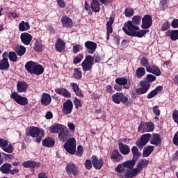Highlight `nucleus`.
Returning a JSON list of instances; mask_svg holds the SVG:
<instances>
[{
	"label": "nucleus",
	"instance_id": "obj_1",
	"mask_svg": "<svg viewBox=\"0 0 178 178\" xmlns=\"http://www.w3.org/2000/svg\"><path fill=\"white\" fill-rule=\"evenodd\" d=\"M150 140V144L152 145H161L162 144V140H161V136H159V134H146L141 136L140 140H137L136 142V145L140 149H143L147 143Z\"/></svg>",
	"mask_w": 178,
	"mask_h": 178
},
{
	"label": "nucleus",
	"instance_id": "obj_2",
	"mask_svg": "<svg viewBox=\"0 0 178 178\" xmlns=\"http://www.w3.org/2000/svg\"><path fill=\"white\" fill-rule=\"evenodd\" d=\"M141 16L140 15H134L132 17L131 21H127L124 23V26L122 27V30L124 32L128 31L129 30H140V23H141Z\"/></svg>",
	"mask_w": 178,
	"mask_h": 178
},
{
	"label": "nucleus",
	"instance_id": "obj_3",
	"mask_svg": "<svg viewBox=\"0 0 178 178\" xmlns=\"http://www.w3.org/2000/svg\"><path fill=\"white\" fill-rule=\"evenodd\" d=\"M26 134L36 138L37 143H41L44 138V131L37 127H30L26 129Z\"/></svg>",
	"mask_w": 178,
	"mask_h": 178
},
{
	"label": "nucleus",
	"instance_id": "obj_4",
	"mask_svg": "<svg viewBox=\"0 0 178 178\" xmlns=\"http://www.w3.org/2000/svg\"><path fill=\"white\" fill-rule=\"evenodd\" d=\"M81 66L83 72H90L94 66V57L90 55L86 56L85 60L82 62Z\"/></svg>",
	"mask_w": 178,
	"mask_h": 178
},
{
	"label": "nucleus",
	"instance_id": "obj_5",
	"mask_svg": "<svg viewBox=\"0 0 178 178\" xmlns=\"http://www.w3.org/2000/svg\"><path fill=\"white\" fill-rule=\"evenodd\" d=\"M64 148L67 152L74 155L76 154V139L74 138H70L64 145Z\"/></svg>",
	"mask_w": 178,
	"mask_h": 178
},
{
	"label": "nucleus",
	"instance_id": "obj_6",
	"mask_svg": "<svg viewBox=\"0 0 178 178\" xmlns=\"http://www.w3.org/2000/svg\"><path fill=\"white\" fill-rule=\"evenodd\" d=\"M130 29L128 31H126L125 34H127V35H129L130 37H138L139 38H141L142 37H144V35H145V34H147V33H149V30L146 29Z\"/></svg>",
	"mask_w": 178,
	"mask_h": 178
},
{
	"label": "nucleus",
	"instance_id": "obj_7",
	"mask_svg": "<svg viewBox=\"0 0 178 178\" xmlns=\"http://www.w3.org/2000/svg\"><path fill=\"white\" fill-rule=\"evenodd\" d=\"M154 128L155 127L152 122H143L140 124L138 131L142 133H149L153 131Z\"/></svg>",
	"mask_w": 178,
	"mask_h": 178
},
{
	"label": "nucleus",
	"instance_id": "obj_8",
	"mask_svg": "<svg viewBox=\"0 0 178 178\" xmlns=\"http://www.w3.org/2000/svg\"><path fill=\"white\" fill-rule=\"evenodd\" d=\"M10 98H12V99H15V102L19 104V105L24 106L29 104V99H27L26 97H23L16 92H13L10 95Z\"/></svg>",
	"mask_w": 178,
	"mask_h": 178
},
{
	"label": "nucleus",
	"instance_id": "obj_9",
	"mask_svg": "<svg viewBox=\"0 0 178 178\" xmlns=\"http://www.w3.org/2000/svg\"><path fill=\"white\" fill-rule=\"evenodd\" d=\"M112 99L115 104H126L129 101V98L122 92H117L112 96Z\"/></svg>",
	"mask_w": 178,
	"mask_h": 178
},
{
	"label": "nucleus",
	"instance_id": "obj_10",
	"mask_svg": "<svg viewBox=\"0 0 178 178\" xmlns=\"http://www.w3.org/2000/svg\"><path fill=\"white\" fill-rule=\"evenodd\" d=\"M140 87L138 89H136V92L138 94V95H141L143 94H145L148 90H149V88L151 87V85L147 81H140Z\"/></svg>",
	"mask_w": 178,
	"mask_h": 178
},
{
	"label": "nucleus",
	"instance_id": "obj_11",
	"mask_svg": "<svg viewBox=\"0 0 178 178\" xmlns=\"http://www.w3.org/2000/svg\"><path fill=\"white\" fill-rule=\"evenodd\" d=\"M73 111V102L70 100H67L63 103L62 112L63 115H70Z\"/></svg>",
	"mask_w": 178,
	"mask_h": 178
},
{
	"label": "nucleus",
	"instance_id": "obj_12",
	"mask_svg": "<svg viewBox=\"0 0 178 178\" xmlns=\"http://www.w3.org/2000/svg\"><path fill=\"white\" fill-rule=\"evenodd\" d=\"M21 42L24 45H30L31 41L33 40V35L29 33H22L20 35Z\"/></svg>",
	"mask_w": 178,
	"mask_h": 178
},
{
	"label": "nucleus",
	"instance_id": "obj_13",
	"mask_svg": "<svg viewBox=\"0 0 178 178\" xmlns=\"http://www.w3.org/2000/svg\"><path fill=\"white\" fill-rule=\"evenodd\" d=\"M152 26V17L149 15H146L142 19V29H149Z\"/></svg>",
	"mask_w": 178,
	"mask_h": 178
},
{
	"label": "nucleus",
	"instance_id": "obj_14",
	"mask_svg": "<svg viewBox=\"0 0 178 178\" xmlns=\"http://www.w3.org/2000/svg\"><path fill=\"white\" fill-rule=\"evenodd\" d=\"M92 163L95 169L99 170L104 166V160L102 159H98L97 156H92L91 157Z\"/></svg>",
	"mask_w": 178,
	"mask_h": 178
},
{
	"label": "nucleus",
	"instance_id": "obj_15",
	"mask_svg": "<svg viewBox=\"0 0 178 178\" xmlns=\"http://www.w3.org/2000/svg\"><path fill=\"white\" fill-rule=\"evenodd\" d=\"M70 137V133L66 130V127L65 126L63 127V129L58 132V139L62 143H65Z\"/></svg>",
	"mask_w": 178,
	"mask_h": 178
},
{
	"label": "nucleus",
	"instance_id": "obj_16",
	"mask_svg": "<svg viewBox=\"0 0 178 178\" xmlns=\"http://www.w3.org/2000/svg\"><path fill=\"white\" fill-rule=\"evenodd\" d=\"M65 170L68 175H73L74 176H77V173L79 172L77 166L73 163L67 164Z\"/></svg>",
	"mask_w": 178,
	"mask_h": 178
},
{
	"label": "nucleus",
	"instance_id": "obj_17",
	"mask_svg": "<svg viewBox=\"0 0 178 178\" xmlns=\"http://www.w3.org/2000/svg\"><path fill=\"white\" fill-rule=\"evenodd\" d=\"M85 47L88 54H94L97 49V43L92 41H87L85 42Z\"/></svg>",
	"mask_w": 178,
	"mask_h": 178
},
{
	"label": "nucleus",
	"instance_id": "obj_18",
	"mask_svg": "<svg viewBox=\"0 0 178 178\" xmlns=\"http://www.w3.org/2000/svg\"><path fill=\"white\" fill-rule=\"evenodd\" d=\"M140 173V171L138 170L137 168L134 169H127L124 172V177L127 178H133L136 177Z\"/></svg>",
	"mask_w": 178,
	"mask_h": 178
},
{
	"label": "nucleus",
	"instance_id": "obj_19",
	"mask_svg": "<svg viewBox=\"0 0 178 178\" xmlns=\"http://www.w3.org/2000/svg\"><path fill=\"white\" fill-rule=\"evenodd\" d=\"M52 101V97L48 93H42V99H41V104L44 105V106H48L51 104Z\"/></svg>",
	"mask_w": 178,
	"mask_h": 178
},
{
	"label": "nucleus",
	"instance_id": "obj_20",
	"mask_svg": "<svg viewBox=\"0 0 178 178\" xmlns=\"http://www.w3.org/2000/svg\"><path fill=\"white\" fill-rule=\"evenodd\" d=\"M55 92L59 94V95H63L65 98H70L72 97V94L66 88H56L55 89Z\"/></svg>",
	"mask_w": 178,
	"mask_h": 178
},
{
	"label": "nucleus",
	"instance_id": "obj_21",
	"mask_svg": "<svg viewBox=\"0 0 178 178\" xmlns=\"http://www.w3.org/2000/svg\"><path fill=\"white\" fill-rule=\"evenodd\" d=\"M29 88V84L24 81H18L17 83V90L18 92H26Z\"/></svg>",
	"mask_w": 178,
	"mask_h": 178
},
{
	"label": "nucleus",
	"instance_id": "obj_22",
	"mask_svg": "<svg viewBox=\"0 0 178 178\" xmlns=\"http://www.w3.org/2000/svg\"><path fill=\"white\" fill-rule=\"evenodd\" d=\"M55 47L58 52H63L66 48V43H65L61 39H58L55 44Z\"/></svg>",
	"mask_w": 178,
	"mask_h": 178
},
{
	"label": "nucleus",
	"instance_id": "obj_23",
	"mask_svg": "<svg viewBox=\"0 0 178 178\" xmlns=\"http://www.w3.org/2000/svg\"><path fill=\"white\" fill-rule=\"evenodd\" d=\"M61 23L63 27L69 28L73 26V20H72V18L66 15L61 18Z\"/></svg>",
	"mask_w": 178,
	"mask_h": 178
},
{
	"label": "nucleus",
	"instance_id": "obj_24",
	"mask_svg": "<svg viewBox=\"0 0 178 178\" xmlns=\"http://www.w3.org/2000/svg\"><path fill=\"white\" fill-rule=\"evenodd\" d=\"M43 147H47L48 148H52L55 145V139L52 138H47L42 140Z\"/></svg>",
	"mask_w": 178,
	"mask_h": 178
},
{
	"label": "nucleus",
	"instance_id": "obj_25",
	"mask_svg": "<svg viewBox=\"0 0 178 178\" xmlns=\"http://www.w3.org/2000/svg\"><path fill=\"white\" fill-rule=\"evenodd\" d=\"M37 63L34 61H28L25 65V69L26 70H27V72H29V73L33 74V72H34V69Z\"/></svg>",
	"mask_w": 178,
	"mask_h": 178
},
{
	"label": "nucleus",
	"instance_id": "obj_26",
	"mask_svg": "<svg viewBox=\"0 0 178 178\" xmlns=\"http://www.w3.org/2000/svg\"><path fill=\"white\" fill-rule=\"evenodd\" d=\"M119 149L122 155H129V154H130V147L127 145L120 143Z\"/></svg>",
	"mask_w": 178,
	"mask_h": 178
},
{
	"label": "nucleus",
	"instance_id": "obj_27",
	"mask_svg": "<svg viewBox=\"0 0 178 178\" xmlns=\"http://www.w3.org/2000/svg\"><path fill=\"white\" fill-rule=\"evenodd\" d=\"M22 166L24 168H35L40 167V163L32 161H25L22 163Z\"/></svg>",
	"mask_w": 178,
	"mask_h": 178
},
{
	"label": "nucleus",
	"instance_id": "obj_28",
	"mask_svg": "<svg viewBox=\"0 0 178 178\" xmlns=\"http://www.w3.org/2000/svg\"><path fill=\"white\" fill-rule=\"evenodd\" d=\"M166 35L167 37H170L172 41H176L178 40V30H168L166 32Z\"/></svg>",
	"mask_w": 178,
	"mask_h": 178
},
{
	"label": "nucleus",
	"instance_id": "obj_29",
	"mask_svg": "<svg viewBox=\"0 0 178 178\" xmlns=\"http://www.w3.org/2000/svg\"><path fill=\"white\" fill-rule=\"evenodd\" d=\"M10 169H12V164L6 163L0 167V172L4 175H8L10 172Z\"/></svg>",
	"mask_w": 178,
	"mask_h": 178
},
{
	"label": "nucleus",
	"instance_id": "obj_30",
	"mask_svg": "<svg viewBox=\"0 0 178 178\" xmlns=\"http://www.w3.org/2000/svg\"><path fill=\"white\" fill-rule=\"evenodd\" d=\"M64 126L60 124H54V125L49 127V130L51 133L54 134H59Z\"/></svg>",
	"mask_w": 178,
	"mask_h": 178
},
{
	"label": "nucleus",
	"instance_id": "obj_31",
	"mask_svg": "<svg viewBox=\"0 0 178 178\" xmlns=\"http://www.w3.org/2000/svg\"><path fill=\"white\" fill-rule=\"evenodd\" d=\"M90 8L92 12H95V13L99 12L101 10L99 0H92Z\"/></svg>",
	"mask_w": 178,
	"mask_h": 178
},
{
	"label": "nucleus",
	"instance_id": "obj_32",
	"mask_svg": "<svg viewBox=\"0 0 178 178\" xmlns=\"http://www.w3.org/2000/svg\"><path fill=\"white\" fill-rule=\"evenodd\" d=\"M43 73L44 67L36 63V65H35V68L33 70V72H32V74H36V76H40V74H42Z\"/></svg>",
	"mask_w": 178,
	"mask_h": 178
},
{
	"label": "nucleus",
	"instance_id": "obj_33",
	"mask_svg": "<svg viewBox=\"0 0 178 178\" xmlns=\"http://www.w3.org/2000/svg\"><path fill=\"white\" fill-rule=\"evenodd\" d=\"M154 149H155V147L154 146H148V147H144L143 156L145 158H147V156H149V155L152 154V152L154 151Z\"/></svg>",
	"mask_w": 178,
	"mask_h": 178
},
{
	"label": "nucleus",
	"instance_id": "obj_34",
	"mask_svg": "<svg viewBox=\"0 0 178 178\" xmlns=\"http://www.w3.org/2000/svg\"><path fill=\"white\" fill-rule=\"evenodd\" d=\"M10 65L8 59H1L0 60V70H8Z\"/></svg>",
	"mask_w": 178,
	"mask_h": 178
},
{
	"label": "nucleus",
	"instance_id": "obj_35",
	"mask_svg": "<svg viewBox=\"0 0 178 178\" xmlns=\"http://www.w3.org/2000/svg\"><path fill=\"white\" fill-rule=\"evenodd\" d=\"M131 152L133 154V159L137 161L138 158L141 156V153L138 151L137 146H134L131 148Z\"/></svg>",
	"mask_w": 178,
	"mask_h": 178
},
{
	"label": "nucleus",
	"instance_id": "obj_36",
	"mask_svg": "<svg viewBox=\"0 0 178 178\" xmlns=\"http://www.w3.org/2000/svg\"><path fill=\"white\" fill-rule=\"evenodd\" d=\"M149 163V161L148 160L142 159L140 160V161H139L138 164L136 166V168L140 172H141L143 168H147V166H148Z\"/></svg>",
	"mask_w": 178,
	"mask_h": 178
},
{
	"label": "nucleus",
	"instance_id": "obj_37",
	"mask_svg": "<svg viewBox=\"0 0 178 178\" xmlns=\"http://www.w3.org/2000/svg\"><path fill=\"white\" fill-rule=\"evenodd\" d=\"M30 29V24L29 22H26L24 21H22L19 24V31H27V30Z\"/></svg>",
	"mask_w": 178,
	"mask_h": 178
},
{
	"label": "nucleus",
	"instance_id": "obj_38",
	"mask_svg": "<svg viewBox=\"0 0 178 178\" xmlns=\"http://www.w3.org/2000/svg\"><path fill=\"white\" fill-rule=\"evenodd\" d=\"M15 51L18 56H23L26 54V47L22 45H18L15 47Z\"/></svg>",
	"mask_w": 178,
	"mask_h": 178
},
{
	"label": "nucleus",
	"instance_id": "obj_39",
	"mask_svg": "<svg viewBox=\"0 0 178 178\" xmlns=\"http://www.w3.org/2000/svg\"><path fill=\"white\" fill-rule=\"evenodd\" d=\"M112 161H113L114 162H118L119 161H120V159H122V154H120L119 153V151L118 150H114L112 152V155L111 156Z\"/></svg>",
	"mask_w": 178,
	"mask_h": 178
},
{
	"label": "nucleus",
	"instance_id": "obj_40",
	"mask_svg": "<svg viewBox=\"0 0 178 178\" xmlns=\"http://www.w3.org/2000/svg\"><path fill=\"white\" fill-rule=\"evenodd\" d=\"M147 72L148 73H152V74H155V76H161V70L156 66H154L152 68L149 67Z\"/></svg>",
	"mask_w": 178,
	"mask_h": 178
},
{
	"label": "nucleus",
	"instance_id": "obj_41",
	"mask_svg": "<svg viewBox=\"0 0 178 178\" xmlns=\"http://www.w3.org/2000/svg\"><path fill=\"white\" fill-rule=\"evenodd\" d=\"M136 76L137 79H141L145 76V68L141 67L136 70Z\"/></svg>",
	"mask_w": 178,
	"mask_h": 178
},
{
	"label": "nucleus",
	"instance_id": "obj_42",
	"mask_svg": "<svg viewBox=\"0 0 178 178\" xmlns=\"http://www.w3.org/2000/svg\"><path fill=\"white\" fill-rule=\"evenodd\" d=\"M123 163L124 166H125L126 170L133 169V168H134V165H136V160L133 159L131 161H127Z\"/></svg>",
	"mask_w": 178,
	"mask_h": 178
},
{
	"label": "nucleus",
	"instance_id": "obj_43",
	"mask_svg": "<svg viewBox=\"0 0 178 178\" xmlns=\"http://www.w3.org/2000/svg\"><path fill=\"white\" fill-rule=\"evenodd\" d=\"M140 65L145 67L146 71H148V69H149V61L148 60V58L146 57H142L140 60Z\"/></svg>",
	"mask_w": 178,
	"mask_h": 178
},
{
	"label": "nucleus",
	"instance_id": "obj_44",
	"mask_svg": "<svg viewBox=\"0 0 178 178\" xmlns=\"http://www.w3.org/2000/svg\"><path fill=\"white\" fill-rule=\"evenodd\" d=\"M34 49L36 52L42 51V42H41V40H35L34 44Z\"/></svg>",
	"mask_w": 178,
	"mask_h": 178
},
{
	"label": "nucleus",
	"instance_id": "obj_45",
	"mask_svg": "<svg viewBox=\"0 0 178 178\" xmlns=\"http://www.w3.org/2000/svg\"><path fill=\"white\" fill-rule=\"evenodd\" d=\"M115 83L118 84V86H126L127 84V79L125 77H120L115 79Z\"/></svg>",
	"mask_w": 178,
	"mask_h": 178
},
{
	"label": "nucleus",
	"instance_id": "obj_46",
	"mask_svg": "<svg viewBox=\"0 0 178 178\" xmlns=\"http://www.w3.org/2000/svg\"><path fill=\"white\" fill-rule=\"evenodd\" d=\"M72 89L75 92L76 95H77L78 97H83V93L81 92V90H80V89L79 88V86H77V83L72 84Z\"/></svg>",
	"mask_w": 178,
	"mask_h": 178
},
{
	"label": "nucleus",
	"instance_id": "obj_47",
	"mask_svg": "<svg viewBox=\"0 0 178 178\" xmlns=\"http://www.w3.org/2000/svg\"><path fill=\"white\" fill-rule=\"evenodd\" d=\"M8 58L10 62H17V54L15 51H10L8 53Z\"/></svg>",
	"mask_w": 178,
	"mask_h": 178
},
{
	"label": "nucleus",
	"instance_id": "obj_48",
	"mask_svg": "<svg viewBox=\"0 0 178 178\" xmlns=\"http://www.w3.org/2000/svg\"><path fill=\"white\" fill-rule=\"evenodd\" d=\"M115 172H118V173H126V167L124 166V163L122 164H119L115 168Z\"/></svg>",
	"mask_w": 178,
	"mask_h": 178
},
{
	"label": "nucleus",
	"instance_id": "obj_49",
	"mask_svg": "<svg viewBox=\"0 0 178 178\" xmlns=\"http://www.w3.org/2000/svg\"><path fill=\"white\" fill-rule=\"evenodd\" d=\"M134 15V10L130 8H126L124 10V15L126 17H131Z\"/></svg>",
	"mask_w": 178,
	"mask_h": 178
},
{
	"label": "nucleus",
	"instance_id": "obj_50",
	"mask_svg": "<svg viewBox=\"0 0 178 178\" xmlns=\"http://www.w3.org/2000/svg\"><path fill=\"white\" fill-rule=\"evenodd\" d=\"M74 79H76L77 80H80L81 79V76H83L81 71H80L78 68L74 69V72L73 74Z\"/></svg>",
	"mask_w": 178,
	"mask_h": 178
},
{
	"label": "nucleus",
	"instance_id": "obj_51",
	"mask_svg": "<svg viewBox=\"0 0 178 178\" xmlns=\"http://www.w3.org/2000/svg\"><path fill=\"white\" fill-rule=\"evenodd\" d=\"M3 149L5 151V152H8V154H12V152H13L15 149L13 148V146L11 144H10L8 146L4 147Z\"/></svg>",
	"mask_w": 178,
	"mask_h": 178
},
{
	"label": "nucleus",
	"instance_id": "obj_52",
	"mask_svg": "<svg viewBox=\"0 0 178 178\" xmlns=\"http://www.w3.org/2000/svg\"><path fill=\"white\" fill-rule=\"evenodd\" d=\"M84 58V56L83 54H79L77 56H76L74 58V63L75 65H77V63H80L81 62V60Z\"/></svg>",
	"mask_w": 178,
	"mask_h": 178
},
{
	"label": "nucleus",
	"instance_id": "obj_53",
	"mask_svg": "<svg viewBox=\"0 0 178 178\" xmlns=\"http://www.w3.org/2000/svg\"><path fill=\"white\" fill-rule=\"evenodd\" d=\"M146 80L147 83H152L153 81H155V80H156V76L149 74L146 77Z\"/></svg>",
	"mask_w": 178,
	"mask_h": 178
},
{
	"label": "nucleus",
	"instance_id": "obj_54",
	"mask_svg": "<svg viewBox=\"0 0 178 178\" xmlns=\"http://www.w3.org/2000/svg\"><path fill=\"white\" fill-rule=\"evenodd\" d=\"M84 165L86 169L88 170H91V168H92V163L91 162V160H86Z\"/></svg>",
	"mask_w": 178,
	"mask_h": 178
},
{
	"label": "nucleus",
	"instance_id": "obj_55",
	"mask_svg": "<svg viewBox=\"0 0 178 178\" xmlns=\"http://www.w3.org/2000/svg\"><path fill=\"white\" fill-rule=\"evenodd\" d=\"M172 119L178 124V111L176 109L172 112Z\"/></svg>",
	"mask_w": 178,
	"mask_h": 178
},
{
	"label": "nucleus",
	"instance_id": "obj_56",
	"mask_svg": "<svg viewBox=\"0 0 178 178\" xmlns=\"http://www.w3.org/2000/svg\"><path fill=\"white\" fill-rule=\"evenodd\" d=\"M170 27V23L169 22H164L161 26L162 31H166Z\"/></svg>",
	"mask_w": 178,
	"mask_h": 178
},
{
	"label": "nucleus",
	"instance_id": "obj_57",
	"mask_svg": "<svg viewBox=\"0 0 178 178\" xmlns=\"http://www.w3.org/2000/svg\"><path fill=\"white\" fill-rule=\"evenodd\" d=\"M8 140L5 139L0 138V147H2V149L5 148V147H8Z\"/></svg>",
	"mask_w": 178,
	"mask_h": 178
},
{
	"label": "nucleus",
	"instance_id": "obj_58",
	"mask_svg": "<svg viewBox=\"0 0 178 178\" xmlns=\"http://www.w3.org/2000/svg\"><path fill=\"white\" fill-rule=\"evenodd\" d=\"M153 113L156 116H159L161 115V110H159V107L158 106H154L153 107Z\"/></svg>",
	"mask_w": 178,
	"mask_h": 178
},
{
	"label": "nucleus",
	"instance_id": "obj_59",
	"mask_svg": "<svg viewBox=\"0 0 178 178\" xmlns=\"http://www.w3.org/2000/svg\"><path fill=\"white\" fill-rule=\"evenodd\" d=\"M158 95V93H157L156 90H153L152 92H150L147 95V98L148 99H151V98H154V97H155V95Z\"/></svg>",
	"mask_w": 178,
	"mask_h": 178
},
{
	"label": "nucleus",
	"instance_id": "obj_60",
	"mask_svg": "<svg viewBox=\"0 0 178 178\" xmlns=\"http://www.w3.org/2000/svg\"><path fill=\"white\" fill-rule=\"evenodd\" d=\"M115 22V18L113 17H109V20L106 23V27H112V24H113Z\"/></svg>",
	"mask_w": 178,
	"mask_h": 178
},
{
	"label": "nucleus",
	"instance_id": "obj_61",
	"mask_svg": "<svg viewBox=\"0 0 178 178\" xmlns=\"http://www.w3.org/2000/svg\"><path fill=\"white\" fill-rule=\"evenodd\" d=\"M67 126L72 133L76 129V126H74V124H73V122H68Z\"/></svg>",
	"mask_w": 178,
	"mask_h": 178
},
{
	"label": "nucleus",
	"instance_id": "obj_62",
	"mask_svg": "<svg viewBox=\"0 0 178 178\" xmlns=\"http://www.w3.org/2000/svg\"><path fill=\"white\" fill-rule=\"evenodd\" d=\"M8 17L11 19H16L17 17V14L16 13H9Z\"/></svg>",
	"mask_w": 178,
	"mask_h": 178
},
{
	"label": "nucleus",
	"instance_id": "obj_63",
	"mask_svg": "<svg viewBox=\"0 0 178 178\" xmlns=\"http://www.w3.org/2000/svg\"><path fill=\"white\" fill-rule=\"evenodd\" d=\"M171 26H172V27H173V29H177L178 28V19H174L171 23Z\"/></svg>",
	"mask_w": 178,
	"mask_h": 178
},
{
	"label": "nucleus",
	"instance_id": "obj_64",
	"mask_svg": "<svg viewBox=\"0 0 178 178\" xmlns=\"http://www.w3.org/2000/svg\"><path fill=\"white\" fill-rule=\"evenodd\" d=\"M173 143L175 145L178 146V131L174 135Z\"/></svg>",
	"mask_w": 178,
	"mask_h": 178
}]
</instances>
